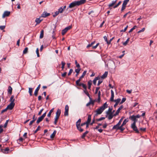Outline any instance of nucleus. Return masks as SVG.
Instances as JSON below:
<instances>
[{
    "label": "nucleus",
    "mask_w": 157,
    "mask_h": 157,
    "mask_svg": "<svg viewBox=\"0 0 157 157\" xmlns=\"http://www.w3.org/2000/svg\"><path fill=\"white\" fill-rule=\"evenodd\" d=\"M105 117H101L99 119H96V121H99L105 119Z\"/></svg>",
    "instance_id": "42"
},
{
    "label": "nucleus",
    "mask_w": 157,
    "mask_h": 157,
    "mask_svg": "<svg viewBox=\"0 0 157 157\" xmlns=\"http://www.w3.org/2000/svg\"><path fill=\"white\" fill-rule=\"evenodd\" d=\"M50 15V13H48L46 12H44L41 14V16L42 17H46L49 16Z\"/></svg>",
    "instance_id": "16"
},
{
    "label": "nucleus",
    "mask_w": 157,
    "mask_h": 157,
    "mask_svg": "<svg viewBox=\"0 0 157 157\" xmlns=\"http://www.w3.org/2000/svg\"><path fill=\"white\" fill-rule=\"evenodd\" d=\"M6 26L5 25L0 26V29L1 30H3L5 28Z\"/></svg>",
    "instance_id": "64"
},
{
    "label": "nucleus",
    "mask_w": 157,
    "mask_h": 157,
    "mask_svg": "<svg viewBox=\"0 0 157 157\" xmlns=\"http://www.w3.org/2000/svg\"><path fill=\"white\" fill-rule=\"evenodd\" d=\"M128 121V118L125 119L123 121L121 125H122V126H124V125Z\"/></svg>",
    "instance_id": "32"
},
{
    "label": "nucleus",
    "mask_w": 157,
    "mask_h": 157,
    "mask_svg": "<svg viewBox=\"0 0 157 157\" xmlns=\"http://www.w3.org/2000/svg\"><path fill=\"white\" fill-rule=\"evenodd\" d=\"M112 108L109 107L107 111L106 112V114H110L111 113H113V112L112 111Z\"/></svg>",
    "instance_id": "22"
},
{
    "label": "nucleus",
    "mask_w": 157,
    "mask_h": 157,
    "mask_svg": "<svg viewBox=\"0 0 157 157\" xmlns=\"http://www.w3.org/2000/svg\"><path fill=\"white\" fill-rule=\"evenodd\" d=\"M111 97L110 98V101H114V93L113 91L111 90Z\"/></svg>",
    "instance_id": "18"
},
{
    "label": "nucleus",
    "mask_w": 157,
    "mask_h": 157,
    "mask_svg": "<svg viewBox=\"0 0 157 157\" xmlns=\"http://www.w3.org/2000/svg\"><path fill=\"white\" fill-rule=\"evenodd\" d=\"M41 21V20L39 18H37L35 20V22L36 23V24H39Z\"/></svg>",
    "instance_id": "35"
},
{
    "label": "nucleus",
    "mask_w": 157,
    "mask_h": 157,
    "mask_svg": "<svg viewBox=\"0 0 157 157\" xmlns=\"http://www.w3.org/2000/svg\"><path fill=\"white\" fill-rule=\"evenodd\" d=\"M81 119H79L76 122V126L78 130L81 132H82L83 131V129L80 127V124L81 122Z\"/></svg>",
    "instance_id": "5"
},
{
    "label": "nucleus",
    "mask_w": 157,
    "mask_h": 157,
    "mask_svg": "<svg viewBox=\"0 0 157 157\" xmlns=\"http://www.w3.org/2000/svg\"><path fill=\"white\" fill-rule=\"evenodd\" d=\"M123 126H122V125L121 126H119L118 127L116 128H114V129H116L117 130L119 129L121 131H123L125 128L123 127Z\"/></svg>",
    "instance_id": "20"
},
{
    "label": "nucleus",
    "mask_w": 157,
    "mask_h": 157,
    "mask_svg": "<svg viewBox=\"0 0 157 157\" xmlns=\"http://www.w3.org/2000/svg\"><path fill=\"white\" fill-rule=\"evenodd\" d=\"M61 114V110L59 109H58L56 113V115L54 123L55 124H57L58 120L59 117Z\"/></svg>",
    "instance_id": "4"
},
{
    "label": "nucleus",
    "mask_w": 157,
    "mask_h": 157,
    "mask_svg": "<svg viewBox=\"0 0 157 157\" xmlns=\"http://www.w3.org/2000/svg\"><path fill=\"white\" fill-rule=\"evenodd\" d=\"M98 125L96 126L95 128H94V129H97L99 128L100 126L102 125L101 124L98 123Z\"/></svg>",
    "instance_id": "55"
},
{
    "label": "nucleus",
    "mask_w": 157,
    "mask_h": 157,
    "mask_svg": "<svg viewBox=\"0 0 157 157\" xmlns=\"http://www.w3.org/2000/svg\"><path fill=\"white\" fill-rule=\"evenodd\" d=\"M10 11H5L2 15V17L4 18L8 16L10 14Z\"/></svg>",
    "instance_id": "15"
},
{
    "label": "nucleus",
    "mask_w": 157,
    "mask_h": 157,
    "mask_svg": "<svg viewBox=\"0 0 157 157\" xmlns=\"http://www.w3.org/2000/svg\"><path fill=\"white\" fill-rule=\"evenodd\" d=\"M116 2L117 0L112 1V3L109 5V6L110 7L113 6V5L115 4V3H116Z\"/></svg>",
    "instance_id": "28"
},
{
    "label": "nucleus",
    "mask_w": 157,
    "mask_h": 157,
    "mask_svg": "<svg viewBox=\"0 0 157 157\" xmlns=\"http://www.w3.org/2000/svg\"><path fill=\"white\" fill-rule=\"evenodd\" d=\"M72 27L71 25L69 26H68L65 28L64 29L66 31H67L69 29H70Z\"/></svg>",
    "instance_id": "47"
},
{
    "label": "nucleus",
    "mask_w": 157,
    "mask_h": 157,
    "mask_svg": "<svg viewBox=\"0 0 157 157\" xmlns=\"http://www.w3.org/2000/svg\"><path fill=\"white\" fill-rule=\"evenodd\" d=\"M40 84H39L38 87H37V88L36 89V90H35L34 93V95L36 96L38 94V92L40 89Z\"/></svg>",
    "instance_id": "13"
},
{
    "label": "nucleus",
    "mask_w": 157,
    "mask_h": 157,
    "mask_svg": "<svg viewBox=\"0 0 157 157\" xmlns=\"http://www.w3.org/2000/svg\"><path fill=\"white\" fill-rule=\"evenodd\" d=\"M66 8V6H64L63 7H61L58 9V11L59 13H62L65 9Z\"/></svg>",
    "instance_id": "12"
},
{
    "label": "nucleus",
    "mask_w": 157,
    "mask_h": 157,
    "mask_svg": "<svg viewBox=\"0 0 157 157\" xmlns=\"http://www.w3.org/2000/svg\"><path fill=\"white\" fill-rule=\"evenodd\" d=\"M44 36V30H41L40 36V38L41 39L43 38Z\"/></svg>",
    "instance_id": "30"
},
{
    "label": "nucleus",
    "mask_w": 157,
    "mask_h": 157,
    "mask_svg": "<svg viewBox=\"0 0 157 157\" xmlns=\"http://www.w3.org/2000/svg\"><path fill=\"white\" fill-rule=\"evenodd\" d=\"M14 96L13 95H12L10 99V101L11 102L10 103H14V101H15V99L14 98Z\"/></svg>",
    "instance_id": "24"
},
{
    "label": "nucleus",
    "mask_w": 157,
    "mask_h": 157,
    "mask_svg": "<svg viewBox=\"0 0 157 157\" xmlns=\"http://www.w3.org/2000/svg\"><path fill=\"white\" fill-rule=\"evenodd\" d=\"M36 53L37 54V56L38 57H40V55H39V49L38 48L36 49Z\"/></svg>",
    "instance_id": "60"
},
{
    "label": "nucleus",
    "mask_w": 157,
    "mask_h": 157,
    "mask_svg": "<svg viewBox=\"0 0 157 157\" xmlns=\"http://www.w3.org/2000/svg\"><path fill=\"white\" fill-rule=\"evenodd\" d=\"M12 88L11 86H9L8 90V93L10 94H11L12 93Z\"/></svg>",
    "instance_id": "26"
},
{
    "label": "nucleus",
    "mask_w": 157,
    "mask_h": 157,
    "mask_svg": "<svg viewBox=\"0 0 157 157\" xmlns=\"http://www.w3.org/2000/svg\"><path fill=\"white\" fill-rule=\"evenodd\" d=\"M33 88H29V93L30 96H32L33 93Z\"/></svg>",
    "instance_id": "33"
},
{
    "label": "nucleus",
    "mask_w": 157,
    "mask_h": 157,
    "mask_svg": "<svg viewBox=\"0 0 157 157\" xmlns=\"http://www.w3.org/2000/svg\"><path fill=\"white\" fill-rule=\"evenodd\" d=\"M107 107L108 105L107 104V103L105 102L104 103L102 106L95 111V112L96 113L95 114V116L96 117L98 115L101 114L103 111Z\"/></svg>",
    "instance_id": "1"
},
{
    "label": "nucleus",
    "mask_w": 157,
    "mask_h": 157,
    "mask_svg": "<svg viewBox=\"0 0 157 157\" xmlns=\"http://www.w3.org/2000/svg\"><path fill=\"white\" fill-rule=\"evenodd\" d=\"M65 111L64 113V115L67 116L68 115L69 106L67 105H66L65 106Z\"/></svg>",
    "instance_id": "9"
},
{
    "label": "nucleus",
    "mask_w": 157,
    "mask_h": 157,
    "mask_svg": "<svg viewBox=\"0 0 157 157\" xmlns=\"http://www.w3.org/2000/svg\"><path fill=\"white\" fill-rule=\"evenodd\" d=\"M78 68L76 69L75 70V71L76 73H79V72L80 71L81 69L80 67H77Z\"/></svg>",
    "instance_id": "45"
},
{
    "label": "nucleus",
    "mask_w": 157,
    "mask_h": 157,
    "mask_svg": "<svg viewBox=\"0 0 157 157\" xmlns=\"http://www.w3.org/2000/svg\"><path fill=\"white\" fill-rule=\"evenodd\" d=\"M121 100V99L120 98H118L116 100H114V101L116 102V103L118 104Z\"/></svg>",
    "instance_id": "51"
},
{
    "label": "nucleus",
    "mask_w": 157,
    "mask_h": 157,
    "mask_svg": "<svg viewBox=\"0 0 157 157\" xmlns=\"http://www.w3.org/2000/svg\"><path fill=\"white\" fill-rule=\"evenodd\" d=\"M84 93L86 94V95H87L89 97V98H90V95L89 93L88 92V91L86 89L85 90H84Z\"/></svg>",
    "instance_id": "39"
},
{
    "label": "nucleus",
    "mask_w": 157,
    "mask_h": 157,
    "mask_svg": "<svg viewBox=\"0 0 157 157\" xmlns=\"http://www.w3.org/2000/svg\"><path fill=\"white\" fill-rule=\"evenodd\" d=\"M75 63L76 65V67H80V65L79 63H78L76 60H75Z\"/></svg>",
    "instance_id": "56"
},
{
    "label": "nucleus",
    "mask_w": 157,
    "mask_h": 157,
    "mask_svg": "<svg viewBox=\"0 0 157 157\" xmlns=\"http://www.w3.org/2000/svg\"><path fill=\"white\" fill-rule=\"evenodd\" d=\"M54 108L52 109L49 111V113L47 115V116L48 117H50L51 116V113L53 111Z\"/></svg>",
    "instance_id": "29"
},
{
    "label": "nucleus",
    "mask_w": 157,
    "mask_h": 157,
    "mask_svg": "<svg viewBox=\"0 0 157 157\" xmlns=\"http://www.w3.org/2000/svg\"><path fill=\"white\" fill-rule=\"evenodd\" d=\"M99 79H100V77L99 76H98L95 78L93 81V84L94 85H95L96 84L97 81L98 80H99Z\"/></svg>",
    "instance_id": "21"
},
{
    "label": "nucleus",
    "mask_w": 157,
    "mask_h": 157,
    "mask_svg": "<svg viewBox=\"0 0 157 157\" xmlns=\"http://www.w3.org/2000/svg\"><path fill=\"white\" fill-rule=\"evenodd\" d=\"M28 48L27 47L25 48L23 51V54H26L28 52Z\"/></svg>",
    "instance_id": "38"
},
{
    "label": "nucleus",
    "mask_w": 157,
    "mask_h": 157,
    "mask_svg": "<svg viewBox=\"0 0 157 157\" xmlns=\"http://www.w3.org/2000/svg\"><path fill=\"white\" fill-rule=\"evenodd\" d=\"M59 13L58 11L56 12L53 15V17H55L56 16L58 15Z\"/></svg>",
    "instance_id": "43"
},
{
    "label": "nucleus",
    "mask_w": 157,
    "mask_h": 157,
    "mask_svg": "<svg viewBox=\"0 0 157 157\" xmlns=\"http://www.w3.org/2000/svg\"><path fill=\"white\" fill-rule=\"evenodd\" d=\"M46 112L44 113L41 116L39 117L36 121V123L38 124L46 116Z\"/></svg>",
    "instance_id": "7"
},
{
    "label": "nucleus",
    "mask_w": 157,
    "mask_h": 157,
    "mask_svg": "<svg viewBox=\"0 0 157 157\" xmlns=\"http://www.w3.org/2000/svg\"><path fill=\"white\" fill-rule=\"evenodd\" d=\"M86 72H87V71H85L83 72V73H82V76H81L79 78H80V79H81L82 78H83L85 76V75L86 74Z\"/></svg>",
    "instance_id": "31"
},
{
    "label": "nucleus",
    "mask_w": 157,
    "mask_h": 157,
    "mask_svg": "<svg viewBox=\"0 0 157 157\" xmlns=\"http://www.w3.org/2000/svg\"><path fill=\"white\" fill-rule=\"evenodd\" d=\"M129 38H128L127 39V40L124 42L123 43V45H124V46L126 45L127 44V43H128V42L129 41Z\"/></svg>",
    "instance_id": "44"
},
{
    "label": "nucleus",
    "mask_w": 157,
    "mask_h": 157,
    "mask_svg": "<svg viewBox=\"0 0 157 157\" xmlns=\"http://www.w3.org/2000/svg\"><path fill=\"white\" fill-rule=\"evenodd\" d=\"M129 0H125L124 1L123 3V5L126 6L128 2H129Z\"/></svg>",
    "instance_id": "41"
},
{
    "label": "nucleus",
    "mask_w": 157,
    "mask_h": 157,
    "mask_svg": "<svg viewBox=\"0 0 157 157\" xmlns=\"http://www.w3.org/2000/svg\"><path fill=\"white\" fill-rule=\"evenodd\" d=\"M14 105L15 103H10L6 107L7 109H8L12 110L14 107Z\"/></svg>",
    "instance_id": "10"
},
{
    "label": "nucleus",
    "mask_w": 157,
    "mask_h": 157,
    "mask_svg": "<svg viewBox=\"0 0 157 157\" xmlns=\"http://www.w3.org/2000/svg\"><path fill=\"white\" fill-rule=\"evenodd\" d=\"M81 79L79 78V79L76 82V84L77 85H78L79 86V84L80 83H79V82L81 81Z\"/></svg>",
    "instance_id": "57"
},
{
    "label": "nucleus",
    "mask_w": 157,
    "mask_h": 157,
    "mask_svg": "<svg viewBox=\"0 0 157 157\" xmlns=\"http://www.w3.org/2000/svg\"><path fill=\"white\" fill-rule=\"evenodd\" d=\"M67 32L66 31L65 29H63L62 30V34L63 35H64Z\"/></svg>",
    "instance_id": "61"
},
{
    "label": "nucleus",
    "mask_w": 157,
    "mask_h": 157,
    "mask_svg": "<svg viewBox=\"0 0 157 157\" xmlns=\"http://www.w3.org/2000/svg\"><path fill=\"white\" fill-rule=\"evenodd\" d=\"M126 100V98H123L122 99L121 101L120 102V104H122L124 103Z\"/></svg>",
    "instance_id": "59"
},
{
    "label": "nucleus",
    "mask_w": 157,
    "mask_h": 157,
    "mask_svg": "<svg viewBox=\"0 0 157 157\" xmlns=\"http://www.w3.org/2000/svg\"><path fill=\"white\" fill-rule=\"evenodd\" d=\"M72 27L71 25L69 26H68L65 28L64 29L66 31H67L69 29H70Z\"/></svg>",
    "instance_id": "48"
},
{
    "label": "nucleus",
    "mask_w": 157,
    "mask_h": 157,
    "mask_svg": "<svg viewBox=\"0 0 157 157\" xmlns=\"http://www.w3.org/2000/svg\"><path fill=\"white\" fill-rule=\"evenodd\" d=\"M56 130H54L52 133V134L51 135L50 137L52 139H53L55 136L56 134Z\"/></svg>",
    "instance_id": "25"
},
{
    "label": "nucleus",
    "mask_w": 157,
    "mask_h": 157,
    "mask_svg": "<svg viewBox=\"0 0 157 157\" xmlns=\"http://www.w3.org/2000/svg\"><path fill=\"white\" fill-rule=\"evenodd\" d=\"M140 117L141 116L139 114L136 116L133 115L130 116L129 117V119L133 122L132 123L136 124L138 121L137 118H140Z\"/></svg>",
    "instance_id": "3"
},
{
    "label": "nucleus",
    "mask_w": 157,
    "mask_h": 157,
    "mask_svg": "<svg viewBox=\"0 0 157 157\" xmlns=\"http://www.w3.org/2000/svg\"><path fill=\"white\" fill-rule=\"evenodd\" d=\"M88 131H86L81 136L82 138L83 139L84 138L86 135L88 133Z\"/></svg>",
    "instance_id": "36"
},
{
    "label": "nucleus",
    "mask_w": 157,
    "mask_h": 157,
    "mask_svg": "<svg viewBox=\"0 0 157 157\" xmlns=\"http://www.w3.org/2000/svg\"><path fill=\"white\" fill-rule=\"evenodd\" d=\"M88 89L90 90V89L91 85H92V82L91 81H90L88 82Z\"/></svg>",
    "instance_id": "37"
},
{
    "label": "nucleus",
    "mask_w": 157,
    "mask_h": 157,
    "mask_svg": "<svg viewBox=\"0 0 157 157\" xmlns=\"http://www.w3.org/2000/svg\"><path fill=\"white\" fill-rule=\"evenodd\" d=\"M72 27L71 25L69 26H68L65 28L64 29L66 31H67L69 29H70Z\"/></svg>",
    "instance_id": "50"
},
{
    "label": "nucleus",
    "mask_w": 157,
    "mask_h": 157,
    "mask_svg": "<svg viewBox=\"0 0 157 157\" xmlns=\"http://www.w3.org/2000/svg\"><path fill=\"white\" fill-rule=\"evenodd\" d=\"M108 73L107 71L105 72V73L101 76V78L103 79H104L107 76Z\"/></svg>",
    "instance_id": "23"
},
{
    "label": "nucleus",
    "mask_w": 157,
    "mask_h": 157,
    "mask_svg": "<svg viewBox=\"0 0 157 157\" xmlns=\"http://www.w3.org/2000/svg\"><path fill=\"white\" fill-rule=\"evenodd\" d=\"M72 27L71 25L69 26H68L65 28L64 29L66 31H67L69 29H70Z\"/></svg>",
    "instance_id": "46"
},
{
    "label": "nucleus",
    "mask_w": 157,
    "mask_h": 157,
    "mask_svg": "<svg viewBox=\"0 0 157 157\" xmlns=\"http://www.w3.org/2000/svg\"><path fill=\"white\" fill-rule=\"evenodd\" d=\"M136 27L137 26L136 25L134 26L133 27L129 30V33H130L132 32L133 31V30L135 29Z\"/></svg>",
    "instance_id": "53"
},
{
    "label": "nucleus",
    "mask_w": 157,
    "mask_h": 157,
    "mask_svg": "<svg viewBox=\"0 0 157 157\" xmlns=\"http://www.w3.org/2000/svg\"><path fill=\"white\" fill-rule=\"evenodd\" d=\"M79 86H82L85 90L86 89V85L83 83H80V84H79Z\"/></svg>",
    "instance_id": "34"
},
{
    "label": "nucleus",
    "mask_w": 157,
    "mask_h": 157,
    "mask_svg": "<svg viewBox=\"0 0 157 157\" xmlns=\"http://www.w3.org/2000/svg\"><path fill=\"white\" fill-rule=\"evenodd\" d=\"M40 126H38L37 127V128L34 131V134L36 133L38 131L40 130Z\"/></svg>",
    "instance_id": "40"
},
{
    "label": "nucleus",
    "mask_w": 157,
    "mask_h": 157,
    "mask_svg": "<svg viewBox=\"0 0 157 157\" xmlns=\"http://www.w3.org/2000/svg\"><path fill=\"white\" fill-rule=\"evenodd\" d=\"M72 27L71 25L69 26H68L65 28L64 29L66 31H67L69 29H70Z\"/></svg>",
    "instance_id": "49"
},
{
    "label": "nucleus",
    "mask_w": 157,
    "mask_h": 157,
    "mask_svg": "<svg viewBox=\"0 0 157 157\" xmlns=\"http://www.w3.org/2000/svg\"><path fill=\"white\" fill-rule=\"evenodd\" d=\"M61 64H62V67H61V68H62V70H63L64 67V66H65V63L64 62H63V61H62L61 62Z\"/></svg>",
    "instance_id": "54"
},
{
    "label": "nucleus",
    "mask_w": 157,
    "mask_h": 157,
    "mask_svg": "<svg viewBox=\"0 0 157 157\" xmlns=\"http://www.w3.org/2000/svg\"><path fill=\"white\" fill-rule=\"evenodd\" d=\"M91 121V115H89L88 117V119L87 121L86 122V123H89Z\"/></svg>",
    "instance_id": "27"
},
{
    "label": "nucleus",
    "mask_w": 157,
    "mask_h": 157,
    "mask_svg": "<svg viewBox=\"0 0 157 157\" xmlns=\"http://www.w3.org/2000/svg\"><path fill=\"white\" fill-rule=\"evenodd\" d=\"M123 119V118L122 117L119 121L118 123L116 125H114L113 128V129H114V128H116L117 127H118L120 126V125L121 124L122 122V121Z\"/></svg>",
    "instance_id": "8"
},
{
    "label": "nucleus",
    "mask_w": 157,
    "mask_h": 157,
    "mask_svg": "<svg viewBox=\"0 0 157 157\" xmlns=\"http://www.w3.org/2000/svg\"><path fill=\"white\" fill-rule=\"evenodd\" d=\"M1 151L3 153L7 154L8 153V151L9 150V149L8 147L6 148L5 149H1Z\"/></svg>",
    "instance_id": "17"
},
{
    "label": "nucleus",
    "mask_w": 157,
    "mask_h": 157,
    "mask_svg": "<svg viewBox=\"0 0 157 157\" xmlns=\"http://www.w3.org/2000/svg\"><path fill=\"white\" fill-rule=\"evenodd\" d=\"M131 128L136 133H139V131L136 126V124L132 123L131 125Z\"/></svg>",
    "instance_id": "6"
},
{
    "label": "nucleus",
    "mask_w": 157,
    "mask_h": 157,
    "mask_svg": "<svg viewBox=\"0 0 157 157\" xmlns=\"http://www.w3.org/2000/svg\"><path fill=\"white\" fill-rule=\"evenodd\" d=\"M113 113H111L110 114H106V117H107L109 120H111L114 116H116L114 115V114H113Z\"/></svg>",
    "instance_id": "11"
},
{
    "label": "nucleus",
    "mask_w": 157,
    "mask_h": 157,
    "mask_svg": "<svg viewBox=\"0 0 157 157\" xmlns=\"http://www.w3.org/2000/svg\"><path fill=\"white\" fill-rule=\"evenodd\" d=\"M123 108V106L121 105V106L119 107L118 109L117 110L116 113L114 114L115 116H117L119 114L120 111Z\"/></svg>",
    "instance_id": "19"
},
{
    "label": "nucleus",
    "mask_w": 157,
    "mask_h": 157,
    "mask_svg": "<svg viewBox=\"0 0 157 157\" xmlns=\"http://www.w3.org/2000/svg\"><path fill=\"white\" fill-rule=\"evenodd\" d=\"M89 98L90 99V101L88 103H87L86 104V106H88L90 105H94V101L91 98Z\"/></svg>",
    "instance_id": "14"
},
{
    "label": "nucleus",
    "mask_w": 157,
    "mask_h": 157,
    "mask_svg": "<svg viewBox=\"0 0 157 157\" xmlns=\"http://www.w3.org/2000/svg\"><path fill=\"white\" fill-rule=\"evenodd\" d=\"M121 1H119L116 5L114 6V8H115L118 7L121 4Z\"/></svg>",
    "instance_id": "58"
},
{
    "label": "nucleus",
    "mask_w": 157,
    "mask_h": 157,
    "mask_svg": "<svg viewBox=\"0 0 157 157\" xmlns=\"http://www.w3.org/2000/svg\"><path fill=\"white\" fill-rule=\"evenodd\" d=\"M73 71V70L72 69H70L69 73L68 74V76L70 75L71 74V73Z\"/></svg>",
    "instance_id": "63"
},
{
    "label": "nucleus",
    "mask_w": 157,
    "mask_h": 157,
    "mask_svg": "<svg viewBox=\"0 0 157 157\" xmlns=\"http://www.w3.org/2000/svg\"><path fill=\"white\" fill-rule=\"evenodd\" d=\"M95 41H94L93 42H92L90 44H89L86 47L87 48H89L94 43H95Z\"/></svg>",
    "instance_id": "52"
},
{
    "label": "nucleus",
    "mask_w": 157,
    "mask_h": 157,
    "mask_svg": "<svg viewBox=\"0 0 157 157\" xmlns=\"http://www.w3.org/2000/svg\"><path fill=\"white\" fill-rule=\"evenodd\" d=\"M103 82V81L102 80H100L99 79L98 82L97 84V85L99 86Z\"/></svg>",
    "instance_id": "62"
},
{
    "label": "nucleus",
    "mask_w": 157,
    "mask_h": 157,
    "mask_svg": "<svg viewBox=\"0 0 157 157\" xmlns=\"http://www.w3.org/2000/svg\"><path fill=\"white\" fill-rule=\"evenodd\" d=\"M86 2V0H80L79 1H75L71 3L69 5V7L70 8L74 7L75 6H79L84 4Z\"/></svg>",
    "instance_id": "2"
}]
</instances>
